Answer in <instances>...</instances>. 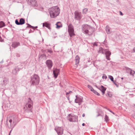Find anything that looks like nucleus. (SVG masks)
Returning a JSON list of instances; mask_svg holds the SVG:
<instances>
[{
  "label": "nucleus",
  "mask_w": 135,
  "mask_h": 135,
  "mask_svg": "<svg viewBox=\"0 0 135 135\" xmlns=\"http://www.w3.org/2000/svg\"><path fill=\"white\" fill-rule=\"evenodd\" d=\"M75 61H76V64H78L79 63V60H76Z\"/></svg>",
  "instance_id": "nucleus-37"
},
{
  "label": "nucleus",
  "mask_w": 135,
  "mask_h": 135,
  "mask_svg": "<svg viewBox=\"0 0 135 135\" xmlns=\"http://www.w3.org/2000/svg\"><path fill=\"white\" fill-rule=\"evenodd\" d=\"M120 15H123V13H122V12H121V11H120Z\"/></svg>",
  "instance_id": "nucleus-46"
},
{
  "label": "nucleus",
  "mask_w": 135,
  "mask_h": 135,
  "mask_svg": "<svg viewBox=\"0 0 135 135\" xmlns=\"http://www.w3.org/2000/svg\"><path fill=\"white\" fill-rule=\"evenodd\" d=\"M28 4L32 6L37 7L38 4L35 0H27Z\"/></svg>",
  "instance_id": "nucleus-6"
},
{
  "label": "nucleus",
  "mask_w": 135,
  "mask_h": 135,
  "mask_svg": "<svg viewBox=\"0 0 135 135\" xmlns=\"http://www.w3.org/2000/svg\"><path fill=\"white\" fill-rule=\"evenodd\" d=\"M116 1L117 2H118V0H116Z\"/></svg>",
  "instance_id": "nucleus-60"
},
{
  "label": "nucleus",
  "mask_w": 135,
  "mask_h": 135,
  "mask_svg": "<svg viewBox=\"0 0 135 135\" xmlns=\"http://www.w3.org/2000/svg\"><path fill=\"white\" fill-rule=\"evenodd\" d=\"M93 92L95 94L97 95L98 96L100 95V94L97 92L96 91L94 90L93 91Z\"/></svg>",
  "instance_id": "nucleus-30"
},
{
  "label": "nucleus",
  "mask_w": 135,
  "mask_h": 135,
  "mask_svg": "<svg viewBox=\"0 0 135 135\" xmlns=\"http://www.w3.org/2000/svg\"><path fill=\"white\" fill-rule=\"evenodd\" d=\"M82 125L83 126H84L85 125V124L84 123H83L82 124Z\"/></svg>",
  "instance_id": "nucleus-52"
},
{
  "label": "nucleus",
  "mask_w": 135,
  "mask_h": 135,
  "mask_svg": "<svg viewBox=\"0 0 135 135\" xmlns=\"http://www.w3.org/2000/svg\"><path fill=\"white\" fill-rule=\"evenodd\" d=\"M49 11L50 17L52 18L57 17L60 13V9L57 6L49 8Z\"/></svg>",
  "instance_id": "nucleus-1"
},
{
  "label": "nucleus",
  "mask_w": 135,
  "mask_h": 135,
  "mask_svg": "<svg viewBox=\"0 0 135 135\" xmlns=\"http://www.w3.org/2000/svg\"><path fill=\"white\" fill-rule=\"evenodd\" d=\"M85 114L84 113H83V115H82V116L84 117H85Z\"/></svg>",
  "instance_id": "nucleus-50"
},
{
  "label": "nucleus",
  "mask_w": 135,
  "mask_h": 135,
  "mask_svg": "<svg viewBox=\"0 0 135 135\" xmlns=\"http://www.w3.org/2000/svg\"><path fill=\"white\" fill-rule=\"evenodd\" d=\"M114 84L116 86L118 87V85L117 83L115 81H114V82H113Z\"/></svg>",
  "instance_id": "nucleus-33"
},
{
  "label": "nucleus",
  "mask_w": 135,
  "mask_h": 135,
  "mask_svg": "<svg viewBox=\"0 0 135 135\" xmlns=\"http://www.w3.org/2000/svg\"><path fill=\"white\" fill-rule=\"evenodd\" d=\"M88 87L91 91H93L94 90L93 87L90 85H88Z\"/></svg>",
  "instance_id": "nucleus-22"
},
{
  "label": "nucleus",
  "mask_w": 135,
  "mask_h": 135,
  "mask_svg": "<svg viewBox=\"0 0 135 135\" xmlns=\"http://www.w3.org/2000/svg\"><path fill=\"white\" fill-rule=\"evenodd\" d=\"M69 93V94L70 93H72V91H70Z\"/></svg>",
  "instance_id": "nucleus-56"
},
{
  "label": "nucleus",
  "mask_w": 135,
  "mask_h": 135,
  "mask_svg": "<svg viewBox=\"0 0 135 135\" xmlns=\"http://www.w3.org/2000/svg\"><path fill=\"white\" fill-rule=\"evenodd\" d=\"M19 71V68L17 66L15 67V68L12 70V73L14 75H16Z\"/></svg>",
  "instance_id": "nucleus-14"
},
{
  "label": "nucleus",
  "mask_w": 135,
  "mask_h": 135,
  "mask_svg": "<svg viewBox=\"0 0 135 135\" xmlns=\"http://www.w3.org/2000/svg\"><path fill=\"white\" fill-rule=\"evenodd\" d=\"M75 97H76V99H78V97L77 95H76Z\"/></svg>",
  "instance_id": "nucleus-51"
},
{
  "label": "nucleus",
  "mask_w": 135,
  "mask_h": 135,
  "mask_svg": "<svg viewBox=\"0 0 135 135\" xmlns=\"http://www.w3.org/2000/svg\"><path fill=\"white\" fill-rule=\"evenodd\" d=\"M20 45V43L19 42L13 43L12 44V47L14 48H16Z\"/></svg>",
  "instance_id": "nucleus-17"
},
{
  "label": "nucleus",
  "mask_w": 135,
  "mask_h": 135,
  "mask_svg": "<svg viewBox=\"0 0 135 135\" xmlns=\"http://www.w3.org/2000/svg\"><path fill=\"white\" fill-rule=\"evenodd\" d=\"M121 79H123V78H121Z\"/></svg>",
  "instance_id": "nucleus-62"
},
{
  "label": "nucleus",
  "mask_w": 135,
  "mask_h": 135,
  "mask_svg": "<svg viewBox=\"0 0 135 135\" xmlns=\"http://www.w3.org/2000/svg\"><path fill=\"white\" fill-rule=\"evenodd\" d=\"M99 89L102 92L103 95L105 93V91L106 89V88L104 87L103 86L101 85Z\"/></svg>",
  "instance_id": "nucleus-15"
},
{
  "label": "nucleus",
  "mask_w": 135,
  "mask_h": 135,
  "mask_svg": "<svg viewBox=\"0 0 135 135\" xmlns=\"http://www.w3.org/2000/svg\"><path fill=\"white\" fill-rule=\"evenodd\" d=\"M105 120V121L106 122H107L108 120V117L106 115H105V118H104Z\"/></svg>",
  "instance_id": "nucleus-25"
},
{
  "label": "nucleus",
  "mask_w": 135,
  "mask_h": 135,
  "mask_svg": "<svg viewBox=\"0 0 135 135\" xmlns=\"http://www.w3.org/2000/svg\"><path fill=\"white\" fill-rule=\"evenodd\" d=\"M43 27H45L47 28L48 29H50V28L49 26V25L46 23H43Z\"/></svg>",
  "instance_id": "nucleus-19"
},
{
  "label": "nucleus",
  "mask_w": 135,
  "mask_h": 135,
  "mask_svg": "<svg viewBox=\"0 0 135 135\" xmlns=\"http://www.w3.org/2000/svg\"><path fill=\"white\" fill-rule=\"evenodd\" d=\"M17 57H19V56H19V55L18 54L17 55Z\"/></svg>",
  "instance_id": "nucleus-58"
},
{
  "label": "nucleus",
  "mask_w": 135,
  "mask_h": 135,
  "mask_svg": "<svg viewBox=\"0 0 135 135\" xmlns=\"http://www.w3.org/2000/svg\"><path fill=\"white\" fill-rule=\"evenodd\" d=\"M88 9L87 8H85L83 10V13H86L88 11Z\"/></svg>",
  "instance_id": "nucleus-29"
},
{
  "label": "nucleus",
  "mask_w": 135,
  "mask_h": 135,
  "mask_svg": "<svg viewBox=\"0 0 135 135\" xmlns=\"http://www.w3.org/2000/svg\"><path fill=\"white\" fill-rule=\"evenodd\" d=\"M12 120L11 119H10L9 120V123H10V125H11V123L12 122Z\"/></svg>",
  "instance_id": "nucleus-41"
},
{
  "label": "nucleus",
  "mask_w": 135,
  "mask_h": 135,
  "mask_svg": "<svg viewBox=\"0 0 135 135\" xmlns=\"http://www.w3.org/2000/svg\"><path fill=\"white\" fill-rule=\"evenodd\" d=\"M60 71V70L57 69H55L53 70V73L54 76L55 78H57Z\"/></svg>",
  "instance_id": "nucleus-12"
},
{
  "label": "nucleus",
  "mask_w": 135,
  "mask_h": 135,
  "mask_svg": "<svg viewBox=\"0 0 135 135\" xmlns=\"http://www.w3.org/2000/svg\"><path fill=\"white\" fill-rule=\"evenodd\" d=\"M25 21L24 19L23 18H21L19 22L18 19H17L15 20V23L17 25H22L25 23Z\"/></svg>",
  "instance_id": "nucleus-8"
},
{
  "label": "nucleus",
  "mask_w": 135,
  "mask_h": 135,
  "mask_svg": "<svg viewBox=\"0 0 135 135\" xmlns=\"http://www.w3.org/2000/svg\"><path fill=\"white\" fill-rule=\"evenodd\" d=\"M26 24L28 25V26L27 27V28L30 27V28H33L34 27L31 26V25L28 23H27Z\"/></svg>",
  "instance_id": "nucleus-32"
},
{
  "label": "nucleus",
  "mask_w": 135,
  "mask_h": 135,
  "mask_svg": "<svg viewBox=\"0 0 135 135\" xmlns=\"http://www.w3.org/2000/svg\"><path fill=\"white\" fill-rule=\"evenodd\" d=\"M132 116L133 118L135 119V113L132 114Z\"/></svg>",
  "instance_id": "nucleus-40"
},
{
  "label": "nucleus",
  "mask_w": 135,
  "mask_h": 135,
  "mask_svg": "<svg viewBox=\"0 0 135 135\" xmlns=\"http://www.w3.org/2000/svg\"><path fill=\"white\" fill-rule=\"evenodd\" d=\"M75 102L76 103H80L79 101L77 100L76 99H75Z\"/></svg>",
  "instance_id": "nucleus-38"
},
{
  "label": "nucleus",
  "mask_w": 135,
  "mask_h": 135,
  "mask_svg": "<svg viewBox=\"0 0 135 135\" xmlns=\"http://www.w3.org/2000/svg\"><path fill=\"white\" fill-rule=\"evenodd\" d=\"M68 119L70 122H75L77 120V117L74 115H72L70 114L68 115Z\"/></svg>",
  "instance_id": "nucleus-5"
},
{
  "label": "nucleus",
  "mask_w": 135,
  "mask_h": 135,
  "mask_svg": "<svg viewBox=\"0 0 135 135\" xmlns=\"http://www.w3.org/2000/svg\"><path fill=\"white\" fill-rule=\"evenodd\" d=\"M31 78L32 85H37L39 84L40 78L38 75L34 74L31 76Z\"/></svg>",
  "instance_id": "nucleus-2"
},
{
  "label": "nucleus",
  "mask_w": 135,
  "mask_h": 135,
  "mask_svg": "<svg viewBox=\"0 0 135 135\" xmlns=\"http://www.w3.org/2000/svg\"><path fill=\"white\" fill-rule=\"evenodd\" d=\"M48 52L50 53L52 52V51L50 50H48Z\"/></svg>",
  "instance_id": "nucleus-48"
},
{
  "label": "nucleus",
  "mask_w": 135,
  "mask_h": 135,
  "mask_svg": "<svg viewBox=\"0 0 135 135\" xmlns=\"http://www.w3.org/2000/svg\"><path fill=\"white\" fill-rule=\"evenodd\" d=\"M56 28L57 29H59L61 27H62V25L61 24V23L60 22H57L56 24Z\"/></svg>",
  "instance_id": "nucleus-16"
},
{
  "label": "nucleus",
  "mask_w": 135,
  "mask_h": 135,
  "mask_svg": "<svg viewBox=\"0 0 135 135\" xmlns=\"http://www.w3.org/2000/svg\"><path fill=\"white\" fill-rule=\"evenodd\" d=\"M5 26V24L3 22H0V28H2L4 26Z\"/></svg>",
  "instance_id": "nucleus-20"
},
{
  "label": "nucleus",
  "mask_w": 135,
  "mask_h": 135,
  "mask_svg": "<svg viewBox=\"0 0 135 135\" xmlns=\"http://www.w3.org/2000/svg\"><path fill=\"white\" fill-rule=\"evenodd\" d=\"M3 62V60H2L1 62H0V63H2Z\"/></svg>",
  "instance_id": "nucleus-55"
},
{
  "label": "nucleus",
  "mask_w": 135,
  "mask_h": 135,
  "mask_svg": "<svg viewBox=\"0 0 135 135\" xmlns=\"http://www.w3.org/2000/svg\"><path fill=\"white\" fill-rule=\"evenodd\" d=\"M75 18L78 20H80L82 17L81 13L78 11H75L74 13Z\"/></svg>",
  "instance_id": "nucleus-7"
},
{
  "label": "nucleus",
  "mask_w": 135,
  "mask_h": 135,
  "mask_svg": "<svg viewBox=\"0 0 135 135\" xmlns=\"http://www.w3.org/2000/svg\"><path fill=\"white\" fill-rule=\"evenodd\" d=\"M40 32V33H41V31H40V32Z\"/></svg>",
  "instance_id": "nucleus-63"
},
{
  "label": "nucleus",
  "mask_w": 135,
  "mask_h": 135,
  "mask_svg": "<svg viewBox=\"0 0 135 135\" xmlns=\"http://www.w3.org/2000/svg\"><path fill=\"white\" fill-rule=\"evenodd\" d=\"M68 31L70 37H72L75 35L74 33L73 27L71 24H70L68 26Z\"/></svg>",
  "instance_id": "nucleus-3"
},
{
  "label": "nucleus",
  "mask_w": 135,
  "mask_h": 135,
  "mask_svg": "<svg viewBox=\"0 0 135 135\" xmlns=\"http://www.w3.org/2000/svg\"><path fill=\"white\" fill-rule=\"evenodd\" d=\"M79 58L78 56H76L75 60H79Z\"/></svg>",
  "instance_id": "nucleus-39"
},
{
  "label": "nucleus",
  "mask_w": 135,
  "mask_h": 135,
  "mask_svg": "<svg viewBox=\"0 0 135 135\" xmlns=\"http://www.w3.org/2000/svg\"><path fill=\"white\" fill-rule=\"evenodd\" d=\"M99 53H102V54H104V53L103 51V49L102 48L100 47L99 49Z\"/></svg>",
  "instance_id": "nucleus-24"
},
{
  "label": "nucleus",
  "mask_w": 135,
  "mask_h": 135,
  "mask_svg": "<svg viewBox=\"0 0 135 135\" xmlns=\"http://www.w3.org/2000/svg\"><path fill=\"white\" fill-rule=\"evenodd\" d=\"M54 82H51L50 83V85H52V86H53V85H54Z\"/></svg>",
  "instance_id": "nucleus-42"
},
{
  "label": "nucleus",
  "mask_w": 135,
  "mask_h": 135,
  "mask_svg": "<svg viewBox=\"0 0 135 135\" xmlns=\"http://www.w3.org/2000/svg\"><path fill=\"white\" fill-rule=\"evenodd\" d=\"M105 54L106 56L107 55L110 56L111 54V52L109 51H106L105 52Z\"/></svg>",
  "instance_id": "nucleus-21"
},
{
  "label": "nucleus",
  "mask_w": 135,
  "mask_h": 135,
  "mask_svg": "<svg viewBox=\"0 0 135 135\" xmlns=\"http://www.w3.org/2000/svg\"><path fill=\"white\" fill-rule=\"evenodd\" d=\"M105 30L107 34H109L110 33V28L108 26H107L105 27Z\"/></svg>",
  "instance_id": "nucleus-18"
},
{
  "label": "nucleus",
  "mask_w": 135,
  "mask_h": 135,
  "mask_svg": "<svg viewBox=\"0 0 135 135\" xmlns=\"http://www.w3.org/2000/svg\"><path fill=\"white\" fill-rule=\"evenodd\" d=\"M126 71L127 73H130V71H131V69L129 68H126Z\"/></svg>",
  "instance_id": "nucleus-27"
},
{
  "label": "nucleus",
  "mask_w": 135,
  "mask_h": 135,
  "mask_svg": "<svg viewBox=\"0 0 135 135\" xmlns=\"http://www.w3.org/2000/svg\"><path fill=\"white\" fill-rule=\"evenodd\" d=\"M13 93L15 94L17 93V90L16 89H15L13 91Z\"/></svg>",
  "instance_id": "nucleus-31"
},
{
  "label": "nucleus",
  "mask_w": 135,
  "mask_h": 135,
  "mask_svg": "<svg viewBox=\"0 0 135 135\" xmlns=\"http://www.w3.org/2000/svg\"><path fill=\"white\" fill-rule=\"evenodd\" d=\"M93 45L94 46H97V45L95 42H94V43Z\"/></svg>",
  "instance_id": "nucleus-44"
},
{
  "label": "nucleus",
  "mask_w": 135,
  "mask_h": 135,
  "mask_svg": "<svg viewBox=\"0 0 135 135\" xmlns=\"http://www.w3.org/2000/svg\"><path fill=\"white\" fill-rule=\"evenodd\" d=\"M134 108H135V104L134 105Z\"/></svg>",
  "instance_id": "nucleus-61"
},
{
  "label": "nucleus",
  "mask_w": 135,
  "mask_h": 135,
  "mask_svg": "<svg viewBox=\"0 0 135 135\" xmlns=\"http://www.w3.org/2000/svg\"><path fill=\"white\" fill-rule=\"evenodd\" d=\"M28 104V107L29 108H31L30 110L31 112H32V110L31 109L33 108V103L32 101L30 98H29L28 100V103L27 104Z\"/></svg>",
  "instance_id": "nucleus-10"
},
{
  "label": "nucleus",
  "mask_w": 135,
  "mask_h": 135,
  "mask_svg": "<svg viewBox=\"0 0 135 135\" xmlns=\"http://www.w3.org/2000/svg\"><path fill=\"white\" fill-rule=\"evenodd\" d=\"M82 99L83 98L82 97H78L77 100L79 101V102L81 103L82 102Z\"/></svg>",
  "instance_id": "nucleus-23"
},
{
  "label": "nucleus",
  "mask_w": 135,
  "mask_h": 135,
  "mask_svg": "<svg viewBox=\"0 0 135 135\" xmlns=\"http://www.w3.org/2000/svg\"><path fill=\"white\" fill-rule=\"evenodd\" d=\"M100 115V114H98L97 115V117H98Z\"/></svg>",
  "instance_id": "nucleus-54"
},
{
  "label": "nucleus",
  "mask_w": 135,
  "mask_h": 135,
  "mask_svg": "<svg viewBox=\"0 0 135 135\" xmlns=\"http://www.w3.org/2000/svg\"><path fill=\"white\" fill-rule=\"evenodd\" d=\"M58 135H62L63 133V129L62 127H58L57 128H55Z\"/></svg>",
  "instance_id": "nucleus-9"
},
{
  "label": "nucleus",
  "mask_w": 135,
  "mask_h": 135,
  "mask_svg": "<svg viewBox=\"0 0 135 135\" xmlns=\"http://www.w3.org/2000/svg\"><path fill=\"white\" fill-rule=\"evenodd\" d=\"M69 94V92H66V95H68V94Z\"/></svg>",
  "instance_id": "nucleus-53"
},
{
  "label": "nucleus",
  "mask_w": 135,
  "mask_h": 135,
  "mask_svg": "<svg viewBox=\"0 0 135 135\" xmlns=\"http://www.w3.org/2000/svg\"><path fill=\"white\" fill-rule=\"evenodd\" d=\"M9 82L8 79L6 78H4L1 81V84L3 86H5Z\"/></svg>",
  "instance_id": "nucleus-11"
},
{
  "label": "nucleus",
  "mask_w": 135,
  "mask_h": 135,
  "mask_svg": "<svg viewBox=\"0 0 135 135\" xmlns=\"http://www.w3.org/2000/svg\"><path fill=\"white\" fill-rule=\"evenodd\" d=\"M90 27L87 25H83L82 26V31L85 34H88L89 32V30L90 29Z\"/></svg>",
  "instance_id": "nucleus-4"
},
{
  "label": "nucleus",
  "mask_w": 135,
  "mask_h": 135,
  "mask_svg": "<svg viewBox=\"0 0 135 135\" xmlns=\"http://www.w3.org/2000/svg\"><path fill=\"white\" fill-rule=\"evenodd\" d=\"M133 52H135V47L133 49Z\"/></svg>",
  "instance_id": "nucleus-45"
},
{
  "label": "nucleus",
  "mask_w": 135,
  "mask_h": 135,
  "mask_svg": "<svg viewBox=\"0 0 135 135\" xmlns=\"http://www.w3.org/2000/svg\"><path fill=\"white\" fill-rule=\"evenodd\" d=\"M102 78L103 79H106L107 78V77L105 74H103V75L102 76Z\"/></svg>",
  "instance_id": "nucleus-35"
},
{
  "label": "nucleus",
  "mask_w": 135,
  "mask_h": 135,
  "mask_svg": "<svg viewBox=\"0 0 135 135\" xmlns=\"http://www.w3.org/2000/svg\"><path fill=\"white\" fill-rule=\"evenodd\" d=\"M109 56H110L108 55H107L106 56V58L108 60H109L110 59L109 58Z\"/></svg>",
  "instance_id": "nucleus-36"
},
{
  "label": "nucleus",
  "mask_w": 135,
  "mask_h": 135,
  "mask_svg": "<svg viewBox=\"0 0 135 135\" xmlns=\"http://www.w3.org/2000/svg\"><path fill=\"white\" fill-rule=\"evenodd\" d=\"M12 131V130L10 131L9 133V134H10V133H11V132Z\"/></svg>",
  "instance_id": "nucleus-59"
},
{
  "label": "nucleus",
  "mask_w": 135,
  "mask_h": 135,
  "mask_svg": "<svg viewBox=\"0 0 135 135\" xmlns=\"http://www.w3.org/2000/svg\"><path fill=\"white\" fill-rule=\"evenodd\" d=\"M41 56H42V57H44L45 56V54H42L41 55Z\"/></svg>",
  "instance_id": "nucleus-47"
},
{
  "label": "nucleus",
  "mask_w": 135,
  "mask_h": 135,
  "mask_svg": "<svg viewBox=\"0 0 135 135\" xmlns=\"http://www.w3.org/2000/svg\"><path fill=\"white\" fill-rule=\"evenodd\" d=\"M46 64L48 67L51 68L52 66V62L50 60H47L46 62Z\"/></svg>",
  "instance_id": "nucleus-13"
},
{
  "label": "nucleus",
  "mask_w": 135,
  "mask_h": 135,
  "mask_svg": "<svg viewBox=\"0 0 135 135\" xmlns=\"http://www.w3.org/2000/svg\"><path fill=\"white\" fill-rule=\"evenodd\" d=\"M109 78L110 79L111 81H112L113 82H114V81L113 80V78L112 76L111 75H109Z\"/></svg>",
  "instance_id": "nucleus-28"
},
{
  "label": "nucleus",
  "mask_w": 135,
  "mask_h": 135,
  "mask_svg": "<svg viewBox=\"0 0 135 135\" xmlns=\"http://www.w3.org/2000/svg\"><path fill=\"white\" fill-rule=\"evenodd\" d=\"M109 110V111L111 112V113H112L113 114H115V113H114L113 112L112 110Z\"/></svg>",
  "instance_id": "nucleus-43"
},
{
  "label": "nucleus",
  "mask_w": 135,
  "mask_h": 135,
  "mask_svg": "<svg viewBox=\"0 0 135 135\" xmlns=\"http://www.w3.org/2000/svg\"><path fill=\"white\" fill-rule=\"evenodd\" d=\"M135 73V72L134 71L131 70V71H130V74L131 75H133Z\"/></svg>",
  "instance_id": "nucleus-26"
},
{
  "label": "nucleus",
  "mask_w": 135,
  "mask_h": 135,
  "mask_svg": "<svg viewBox=\"0 0 135 135\" xmlns=\"http://www.w3.org/2000/svg\"><path fill=\"white\" fill-rule=\"evenodd\" d=\"M108 96L110 97H111L112 96V95L111 94H110V92H108L107 93Z\"/></svg>",
  "instance_id": "nucleus-34"
},
{
  "label": "nucleus",
  "mask_w": 135,
  "mask_h": 135,
  "mask_svg": "<svg viewBox=\"0 0 135 135\" xmlns=\"http://www.w3.org/2000/svg\"><path fill=\"white\" fill-rule=\"evenodd\" d=\"M37 28V26H36L35 27H34L33 28V29H34V30H35V28Z\"/></svg>",
  "instance_id": "nucleus-49"
},
{
  "label": "nucleus",
  "mask_w": 135,
  "mask_h": 135,
  "mask_svg": "<svg viewBox=\"0 0 135 135\" xmlns=\"http://www.w3.org/2000/svg\"><path fill=\"white\" fill-rule=\"evenodd\" d=\"M31 30H30L29 32V33H30L31 32Z\"/></svg>",
  "instance_id": "nucleus-57"
},
{
  "label": "nucleus",
  "mask_w": 135,
  "mask_h": 135,
  "mask_svg": "<svg viewBox=\"0 0 135 135\" xmlns=\"http://www.w3.org/2000/svg\"><path fill=\"white\" fill-rule=\"evenodd\" d=\"M68 99H69V98H68Z\"/></svg>",
  "instance_id": "nucleus-64"
}]
</instances>
